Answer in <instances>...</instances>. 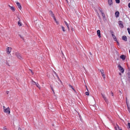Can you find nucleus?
<instances>
[{
  "label": "nucleus",
  "mask_w": 130,
  "mask_h": 130,
  "mask_svg": "<svg viewBox=\"0 0 130 130\" xmlns=\"http://www.w3.org/2000/svg\"><path fill=\"white\" fill-rule=\"evenodd\" d=\"M97 33L99 37V38H100L101 37V36L100 30H98L97 31Z\"/></svg>",
  "instance_id": "1a4fd4ad"
},
{
  "label": "nucleus",
  "mask_w": 130,
  "mask_h": 130,
  "mask_svg": "<svg viewBox=\"0 0 130 130\" xmlns=\"http://www.w3.org/2000/svg\"><path fill=\"white\" fill-rule=\"evenodd\" d=\"M36 83L33 81V80H32V84L33 85H35Z\"/></svg>",
  "instance_id": "aec40b11"
},
{
  "label": "nucleus",
  "mask_w": 130,
  "mask_h": 130,
  "mask_svg": "<svg viewBox=\"0 0 130 130\" xmlns=\"http://www.w3.org/2000/svg\"><path fill=\"white\" fill-rule=\"evenodd\" d=\"M102 96L103 98H104L105 100H106V98L105 97L104 94H102Z\"/></svg>",
  "instance_id": "393cba45"
},
{
  "label": "nucleus",
  "mask_w": 130,
  "mask_h": 130,
  "mask_svg": "<svg viewBox=\"0 0 130 130\" xmlns=\"http://www.w3.org/2000/svg\"><path fill=\"white\" fill-rule=\"evenodd\" d=\"M71 30H72V31H73V28H71Z\"/></svg>",
  "instance_id": "37998d69"
},
{
  "label": "nucleus",
  "mask_w": 130,
  "mask_h": 130,
  "mask_svg": "<svg viewBox=\"0 0 130 130\" xmlns=\"http://www.w3.org/2000/svg\"><path fill=\"white\" fill-rule=\"evenodd\" d=\"M35 85L38 88H39V89H41V88L40 87V85H39V84L37 83H36V84Z\"/></svg>",
  "instance_id": "f3484780"
},
{
  "label": "nucleus",
  "mask_w": 130,
  "mask_h": 130,
  "mask_svg": "<svg viewBox=\"0 0 130 130\" xmlns=\"http://www.w3.org/2000/svg\"><path fill=\"white\" fill-rule=\"evenodd\" d=\"M126 102L127 105V106L128 108V110L130 113V107L129 104L128 103V102H127V98H126Z\"/></svg>",
  "instance_id": "423d86ee"
},
{
  "label": "nucleus",
  "mask_w": 130,
  "mask_h": 130,
  "mask_svg": "<svg viewBox=\"0 0 130 130\" xmlns=\"http://www.w3.org/2000/svg\"><path fill=\"white\" fill-rule=\"evenodd\" d=\"M12 48L11 47H8L6 49V52L8 54H9L11 52Z\"/></svg>",
  "instance_id": "7ed1b4c3"
},
{
  "label": "nucleus",
  "mask_w": 130,
  "mask_h": 130,
  "mask_svg": "<svg viewBox=\"0 0 130 130\" xmlns=\"http://www.w3.org/2000/svg\"><path fill=\"white\" fill-rule=\"evenodd\" d=\"M49 14L53 18H54L55 17L54 14L51 11H50L49 12Z\"/></svg>",
  "instance_id": "f8f14e48"
},
{
  "label": "nucleus",
  "mask_w": 130,
  "mask_h": 130,
  "mask_svg": "<svg viewBox=\"0 0 130 130\" xmlns=\"http://www.w3.org/2000/svg\"><path fill=\"white\" fill-rule=\"evenodd\" d=\"M18 25L20 26H22V23L20 20L18 22Z\"/></svg>",
  "instance_id": "412c9836"
},
{
  "label": "nucleus",
  "mask_w": 130,
  "mask_h": 130,
  "mask_svg": "<svg viewBox=\"0 0 130 130\" xmlns=\"http://www.w3.org/2000/svg\"><path fill=\"white\" fill-rule=\"evenodd\" d=\"M127 30L129 34H130V28H128Z\"/></svg>",
  "instance_id": "b1692460"
},
{
  "label": "nucleus",
  "mask_w": 130,
  "mask_h": 130,
  "mask_svg": "<svg viewBox=\"0 0 130 130\" xmlns=\"http://www.w3.org/2000/svg\"><path fill=\"white\" fill-rule=\"evenodd\" d=\"M101 13H102V16L103 18H105V14L102 11H101Z\"/></svg>",
  "instance_id": "4be33fe9"
},
{
  "label": "nucleus",
  "mask_w": 130,
  "mask_h": 130,
  "mask_svg": "<svg viewBox=\"0 0 130 130\" xmlns=\"http://www.w3.org/2000/svg\"><path fill=\"white\" fill-rule=\"evenodd\" d=\"M3 130H8L7 128H6V127H4L3 128Z\"/></svg>",
  "instance_id": "c85d7f7f"
},
{
  "label": "nucleus",
  "mask_w": 130,
  "mask_h": 130,
  "mask_svg": "<svg viewBox=\"0 0 130 130\" xmlns=\"http://www.w3.org/2000/svg\"><path fill=\"white\" fill-rule=\"evenodd\" d=\"M116 2L117 3H120V0H115Z\"/></svg>",
  "instance_id": "a878e982"
},
{
  "label": "nucleus",
  "mask_w": 130,
  "mask_h": 130,
  "mask_svg": "<svg viewBox=\"0 0 130 130\" xmlns=\"http://www.w3.org/2000/svg\"><path fill=\"white\" fill-rule=\"evenodd\" d=\"M112 36L114 40L117 42V43L118 45H119V43L117 39L115 36V35H114L113 34H112Z\"/></svg>",
  "instance_id": "20e7f679"
},
{
  "label": "nucleus",
  "mask_w": 130,
  "mask_h": 130,
  "mask_svg": "<svg viewBox=\"0 0 130 130\" xmlns=\"http://www.w3.org/2000/svg\"><path fill=\"white\" fill-rule=\"evenodd\" d=\"M57 75V78H58V79H59V80H60V79H59V77H58V76L57 75Z\"/></svg>",
  "instance_id": "ea45409f"
},
{
  "label": "nucleus",
  "mask_w": 130,
  "mask_h": 130,
  "mask_svg": "<svg viewBox=\"0 0 130 130\" xmlns=\"http://www.w3.org/2000/svg\"><path fill=\"white\" fill-rule=\"evenodd\" d=\"M61 27L63 31L64 32L65 31H66V30L65 29L64 27H63V26H62Z\"/></svg>",
  "instance_id": "5701e85b"
},
{
  "label": "nucleus",
  "mask_w": 130,
  "mask_h": 130,
  "mask_svg": "<svg viewBox=\"0 0 130 130\" xmlns=\"http://www.w3.org/2000/svg\"><path fill=\"white\" fill-rule=\"evenodd\" d=\"M128 78H129V80L130 81V73H128Z\"/></svg>",
  "instance_id": "bb28decb"
},
{
  "label": "nucleus",
  "mask_w": 130,
  "mask_h": 130,
  "mask_svg": "<svg viewBox=\"0 0 130 130\" xmlns=\"http://www.w3.org/2000/svg\"><path fill=\"white\" fill-rule=\"evenodd\" d=\"M119 12L118 11H116L115 13V15L116 17H119Z\"/></svg>",
  "instance_id": "4468645a"
},
{
  "label": "nucleus",
  "mask_w": 130,
  "mask_h": 130,
  "mask_svg": "<svg viewBox=\"0 0 130 130\" xmlns=\"http://www.w3.org/2000/svg\"><path fill=\"white\" fill-rule=\"evenodd\" d=\"M108 3L109 5H111L112 4V0H108Z\"/></svg>",
  "instance_id": "2eb2a0df"
},
{
  "label": "nucleus",
  "mask_w": 130,
  "mask_h": 130,
  "mask_svg": "<svg viewBox=\"0 0 130 130\" xmlns=\"http://www.w3.org/2000/svg\"><path fill=\"white\" fill-rule=\"evenodd\" d=\"M128 7L129 8H130V3L128 4Z\"/></svg>",
  "instance_id": "f704fd0d"
},
{
  "label": "nucleus",
  "mask_w": 130,
  "mask_h": 130,
  "mask_svg": "<svg viewBox=\"0 0 130 130\" xmlns=\"http://www.w3.org/2000/svg\"><path fill=\"white\" fill-rule=\"evenodd\" d=\"M129 54H130V50H129Z\"/></svg>",
  "instance_id": "c03bdc74"
},
{
  "label": "nucleus",
  "mask_w": 130,
  "mask_h": 130,
  "mask_svg": "<svg viewBox=\"0 0 130 130\" xmlns=\"http://www.w3.org/2000/svg\"><path fill=\"white\" fill-rule=\"evenodd\" d=\"M70 87L72 88V89H73L75 91L74 89V88H73V86H70Z\"/></svg>",
  "instance_id": "c756f323"
},
{
  "label": "nucleus",
  "mask_w": 130,
  "mask_h": 130,
  "mask_svg": "<svg viewBox=\"0 0 130 130\" xmlns=\"http://www.w3.org/2000/svg\"><path fill=\"white\" fill-rule=\"evenodd\" d=\"M15 55L17 56L18 58L20 59H21L22 58L21 55L18 53H16L15 54Z\"/></svg>",
  "instance_id": "39448f33"
},
{
  "label": "nucleus",
  "mask_w": 130,
  "mask_h": 130,
  "mask_svg": "<svg viewBox=\"0 0 130 130\" xmlns=\"http://www.w3.org/2000/svg\"><path fill=\"white\" fill-rule=\"evenodd\" d=\"M29 70H30V71L31 72V73L32 74H33L34 73L32 72V71L31 70H30V69Z\"/></svg>",
  "instance_id": "473e14b6"
},
{
  "label": "nucleus",
  "mask_w": 130,
  "mask_h": 130,
  "mask_svg": "<svg viewBox=\"0 0 130 130\" xmlns=\"http://www.w3.org/2000/svg\"><path fill=\"white\" fill-rule=\"evenodd\" d=\"M119 92H120L121 93V94L122 93L120 91H119Z\"/></svg>",
  "instance_id": "79ce46f5"
},
{
  "label": "nucleus",
  "mask_w": 130,
  "mask_h": 130,
  "mask_svg": "<svg viewBox=\"0 0 130 130\" xmlns=\"http://www.w3.org/2000/svg\"><path fill=\"white\" fill-rule=\"evenodd\" d=\"M51 88L52 90V91H53V93H54V94H55V92H54V90H53V88H52V87H51Z\"/></svg>",
  "instance_id": "7c9ffc66"
},
{
  "label": "nucleus",
  "mask_w": 130,
  "mask_h": 130,
  "mask_svg": "<svg viewBox=\"0 0 130 130\" xmlns=\"http://www.w3.org/2000/svg\"><path fill=\"white\" fill-rule=\"evenodd\" d=\"M9 7H10V9L12 11H15V8L14 7L11 6H10V5H9Z\"/></svg>",
  "instance_id": "9b49d317"
},
{
  "label": "nucleus",
  "mask_w": 130,
  "mask_h": 130,
  "mask_svg": "<svg viewBox=\"0 0 130 130\" xmlns=\"http://www.w3.org/2000/svg\"><path fill=\"white\" fill-rule=\"evenodd\" d=\"M9 91H7L6 92V93L7 94H8L9 93Z\"/></svg>",
  "instance_id": "c9c22d12"
},
{
  "label": "nucleus",
  "mask_w": 130,
  "mask_h": 130,
  "mask_svg": "<svg viewBox=\"0 0 130 130\" xmlns=\"http://www.w3.org/2000/svg\"><path fill=\"white\" fill-rule=\"evenodd\" d=\"M113 32L112 31H111V35H112V34H113Z\"/></svg>",
  "instance_id": "4c0bfd02"
},
{
  "label": "nucleus",
  "mask_w": 130,
  "mask_h": 130,
  "mask_svg": "<svg viewBox=\"0 0 130 130\" xmlns=\"http://www.w3.org/2000/svg\"><path fill=\"white\" fill-rule=\"evenodd\" d=\"M100 71L101 72L102 75L104 78H105V76L104 74V71L103 69L100 70Z\"/></svg>",
  "instance_id": "0eeeda50"
},
{
  "label": "nucleus",
  "mask_w": 130,
  "mask_h": 130,
  "mask_svg": "<svg viewBox=\"0 0 130 130\" xmlns=\"http://www.w3.org/2000/svg\"><path fill=\"white\" fill-rule=\"evenodd\" d=\"M5 112L7 113L8 114H10V110L9 107L6 108V109H5L4 111Z\"/></svg>",
  "instance_id": "f03ea898"
},
{
  "label": "nucleus",
  "mask_w": 130,
  "mask_h": 130,
  "mask_svg": "<svg viewBox=\"0 0 130 130\" xmlns=\"http://www.w3.org/2000/svg\"><path fill=\"white\" fill-rule=\"evenodd\" d=\"M53 18L54 19L55 21V22L57 24H59V23L56 20L55 17Z\"/></svg>",
  "instance_id": "6ab92c4d"
},
{
  "label": "nucleus",
  "mask_w": 130,
  "mask_h": 130,
  "mask_svg": "<svg viewBox=\"0 0 130 130\" xmlns=\"http://www.w3.org/2000/svg\"><path fill=\"white\" fill-rule=\"evenodd\" d=\"M54 73H55V74H56V72H54Z\"/></svg>",
  "instance_id": "a18cd8bd"
},
{
  "label": "nucleus",
  "mask_w": 130,
  "mask_h": 130,
  "mask_svg": "<svg viewBox=\"0 0 130 130\" xmlns=\"http://www.w3.org/2000/svg\"><path fill=\"white\" fill-rule=\"evenodd\" d=\"M18 130H21V129L19 127L18 129Z\"/></svg>",
  "instance_id": "58836bf2"
},
{
  "label": "nucleus",
  "mask_w": 130,
  "mask_h": 130,
  "mask_svg": "<svg viewBox=\"0 0 130 130\" xmlns=\"http://www.w3.org/2000/svg\"><path fill=\"white\" fill-rule=\"evenodd\" d=\"M128 125L129 128H130V123H128Z\"/></svg>",
  "instance_id": "72a5a7b5"
},
{
  "label": "nucleus",
  "mask_w": 130,
  "mask_h": 130,
  "mask_svg": "<svg viewBox=\"0 0 130 130\" xmlns=\"http://www.w3.org/2000/svg\"><path fill=\"white\" fill-rule=\"evenodd\" d=\"M125 56L124 55H121L120 56V58L122 59L123 60H125Z\"/></svg>",
  "instance_id": "9d476101"
},
{
  "label": "nucleus",
  "mask_w": 130,
  "mask_h": 130,
  "mask_svg": "<svg viewBox=\"0 0 130 130\" xmlns=\"http://www.w3.org/2000/svg\"><path fill=\"white\" fill-rule=\"evenodd\" d=\"M122 38L123 40H124L125 41H127V38L126 36H123Z\"/></svg>",
  "instance_id": "ddd939ff"
},
{
  "label": "nucleus",
  "mask_w": 130,
  "mask_h": 130,
  "mask_svg": "<svg viewBox=\"0 0 130 130\" xmlns=\"http://www.w3.org/2000/svg\"><path fill=\"white\" fill-rule=\"evenodd\" d=\"M119 75H121V73H119Z\"/></svg>",
  "instance_id": "a19ab883"
},
{
  "label": "nucleus",
  "mask_w": 130,
  "mask_h": 130,
  "mask_svg": "<svg viewBox=\"0 0 130 130\" xmlns=\"http://www.w3.org/2000/svg\"><path fill=\"white\" fill-rule=\"evenodd\" d=\"M118 67L119 70L121 73H123L124 71V70L120 65L119 64L118 66Z\"/></svg>",
  "instance_id": "f257e3e1"
},
{
  "label": "nucleus",
  "mask_w": 130,
  "mask_h": 130,
  "mask_svg": "<svg viewBox=\"0 0 130 130\" xmlns=\"http://www.w3.org/2000/svg\"><path fill=\"white\" fill-rule=\"evenodd\" d=\"M90 54H91V53H90Z\"/></svg>",
  "instance_id": "49530a36"
},
{
  "label": "nucleus",
  "mask_w": 130,
  "mask_h": 130,
  "mask_svg": "<svg viewBox=\"0 0 130 130\" xmlns=\"http://www.w3.org/2000/svg\"><path fill=\"white\" fill-rule=\"evenodd\" d=\"M120 130H122L121 129H120Z\"/></svg>",
  "instance_id": "de8ad7c7"
},
{
  "label": "nucleus",
  "mask_w": 130,
  "mask_h": 130,
  "mask_svg": "<svg viewBox=\"0 0 130 130\" xmlns=\"http://www.w3.org/2000/svg\"><path fill=\"white\" fill-rule=\"evenodd\" d=\"M111 94L112 96H113V93L112 92H111Z\"/></svg>",
  "instance_id": "e433bc0d"
},
{
  "label": "nucleus",
  "mask_w": 130,
  "mask_h": 130,
  "mask_svg": "<svg viewBox=\"0 0 130 130\" xmlns=\"http://www.w3.org/2000/svg\"><path fill=\"white\" fill-rule=\"evenodd\" d=\"M121 22L120 21L119 24L120 26V27L121 28H123V25L121 23Z\"/></svg>",
  "instance_id": "a211bd4d"
},
{
  "label": "nucleus",
  "mask_w": 130,
  "mask_h": 130,
  "mask_svg": "<svg viewBox=\"0 0 130 130\" xmlns=\"http://www.w3.org/2000/svg\"><path fill=\"white\" fill-rule=\"evenodd\" d=\"M16 3L17 4V5L18 6L19 8L21 10L22 9V7L20 5V4L19 3L17 2H16Z\"/></svg>",
  "instance_id": "6e6552de"
},
{
  "label": "nucleus",
  "mask_w": 130,
  "mask_h": 130,
  "mask_svg": "<svg viewBox=\"0 0 130 130\" xmlns=\"http://www.w3.org/2000/svg\"><path fill=\"white\" fill-rule=\"evenodd\" d=\"M85 94L86 95H89V92H85Z\"/></svg>",
  "instance_id": "cd10ccee"
},
{
  "label": "nucleus",
  "mask_w": 130,
  "mask_h": 130,
  "mask_svg": "<svg viewBox=\"0 0 130 130\" xmlns=\"http://www.w3.org/2000/svg\"><path fill=\"white\" fill-rule=\"evenodd\" d=\"M3 109L4 110V111L5 110V109H6V108L4 106H3Z\"/></svg>",
  "instance_id": "2f4dec72"
},
{
  "label": "nucleus",
  "mask_w": 130,
  "mask_h": 130,
  "mask_svg": "<svg viewBox=\"0 0 130 130\" xmlns=\"http://www.w3.org/2000/svg\"><path fill=\"white\" fill-rule=\"evenodd\" d=\"M64 22L65 24L67 26L68 30H69L70 29H69V25H68V24L67 22H66V21H65Z\"/></svg>",
  "instance_id": "dca6fc26"
}]
</instances>
